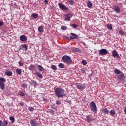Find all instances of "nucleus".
I'll return each instance as SVG.
<instances>
[{"label": "nucleus", "mask_w": 126, "mask_h": 126, "mask_svg": "<svg viewBox=\"0 0 126 126\" xmlns=\"http://www.w3.org/2000/svg\"><path fill=\"white\" fill-rule=\"evenodd\" d=\"M55 95L58 98H63L65 96V93H64V89L62 88H57L55 89Z\"/></svg>", "instance_id": "f257e3e1"}, {"label": "nucleus", "mask_w": 126, "mask_h": 126, "mask_svg": "<svg viewBox=\"0 0 126 126\" xmlns=\"http://www.w3.org/2000/svg\"><path fill=\"white\" fill-rule=\"evenodd\" d=\"M90 109L91 112L93 113H97V111H98V109L97 108V105L94 101H91L89 104Z\"/></svg>", "instance_id": "f03ea898"}, {"label": "nucleus", "mask_w": 126, "mask_h": 126, "mask_svg": "<svg viewBox=\"0 0 126 126\" xmlns=\"http://www.w3.org/2000/svg\"><path fill=\"white\" fill-rule=\"evenodd\" d=\"M62 60L64 63H71L72 62L70 57L67 55L63 56L62 58Z\"/></svg>", "instance_id": "7ed1b4c3"}, {"label": "nucleus", "mask_w": 126, "mask_h": 126, "mask_svg": "<svg viewBox=\"0 0 126 126\" xmlns=\"http://www.w3.org/2000/svg\"><path fill=\"white\" fill-rule=\"evenodd\" d=\"M5 82H6V79H5V78L0 77V88L2 89V90L5 89V85H4Z\"/></svg>", "instance_id": "20e7f679"}, {"label": "nucleus", "mask_w": 126, "mask_h": 126, "mask_svg": "<svg viewBox=\"0 0 126 126\" xmlns=\"http://www.w3.org/2000/svg\"><path fill=\"white\" fill-rule=\"evenodd\" d=\"M58 6L61 10H62V11H67V10H68V7H66L65 5L62 3H59Z\"/></svg>", "instance_id": "39448f33"}, {"label": "nucleus", "mask_w": 126, "mask_h": 126, "mask_svg": "<svg viewBox=\"0 0 126 126\" xmlns=\"http://www.w3.org/2000/svg\"><path fill=\"white\" fill-rule=\"evenodd\" d=\"M86 120L88 123H91L94 121V117L93 115H88L86 116Z\"/></svg>", "instance_id": "423d86ee"}, {"label": "nucleus", "mask_w": 126, "mask_h": 126, "mask_svg": "<svg viewBox=\"0 0 126 126\" xmlns=\"http://www.w3.org/2000/svg\"><path fill=\"white\" fill-rule=\"evenodd\" d=\"M30 124L31 126H38V121L36 119H32L30 120Z\"/></svg>", "instance_id": "0eeeda50"}, {"label": "nucleus", "mask_w": 126, "mask_h": 126, "mask_svg": "<svg viewBox=\"0 0 126 126\" xmlns=\"http://www.w3.org/2000/svg\"><path fill=\"white\" fill-rule=\"evenodd\" d=\"M64 16H66V18L64 19V21H70V18L73 16L71 13L64 14Z\"/></svg>", "instance_id": "6e6552de"}, {"label": "nucleus", "mask_w": 126, "mask_h": 126, "mask_svg": "<svg viewBox=\"0 0 126 126\" xmlns=\"http://www.w3.org/2000/svg\"><path fill=\"white\" fill-rule=\"evenodd\" d=\"M107 52L108 51H107V49H102L99 50V56H105V55H107Z\"/></svg>", "instance_id": "1a4fd4ad"}, {"label": "nucleus", "mask_w": 126, "mask_h": 126, "mask_svg": "<svg viewBox=\"0 0 126 126\" xmlns=\"http://www.w3.org/2000/svg\"><path fill=\"white\" fill-rule=\"evenodd\" d=\"M76 86L78 88V89H81V90H83V89H85V85H82L81 83H76Z\"/></svg>", "instance_id": "9d476101"}, {"label": "nucleus", "mask_w": 126, "mask_h": 126, "mask_svg": "<svg viewBox=\"0 0 126 126\" xmlns=\"http://www.w3.org/2000/svg\"><path fill=\"white\" fill-rule=\"evenodd\" d=\"M7 125H8V120H4L2 121L0 120V126H7Z\"/></svg>", "instance_id": "9b49d317"}, {"label": "nucleus", "mask_w": 126, "mask_h": 126, "mask_svg": "<svg viewBox=\"0 0 126 126\" xmlns=\"http://www.w3.org/2000/svg\"><path fill=\"white\" fill-rule=\"evenodd\" d=\"M113 10L116 12V13H118V14L121 13V8H120V7L118 6H114Z\"/></svg>", "instance_id": "f8f14e48"}, {"label": "nucleus", "mask_w": 126, "mask_h": 126, "mask_svg": "<svg viewBox=\"0 0 126 126\" xmlns=\"http://www.w3.org/2000/svg\"><path fill=\"white\" fill-rule=\"evenodd\" d=\"M112 56L113 57V58H120V55H119V53H118V51H117V50H116V49H114L112 52Z\"/></svg>", "instance_id": "ddd939ff"}, {"label": "nucleus", "mask_w": 126, "mask_h": 126, "mask_svg": "<svg viewBox=\"0 0 126 126\" xmlns=\"http://www.w3.org/2000/svg\"><path fill=\"white\" fill-rule=\"evenodd\" d=\"M36 66L33 65V64H31L30 66L28 67L29 70L30 71H36Z\"/></svg>", "instance_id": "4468645a"}, {"label": "nucleus", "mask_w": 126, "mask_h": 126, "mask_svg": "<svg viewBox=\"0 0 126 126\" xmlns=\"http://www.w3.org/2000/svg\"><path fill=\"white\" fill-rule=\"evenodd\" d=\"M117 77L118 79H119V80H124V79H125V75L123 73H122L118 75Z\"/></svg>", "instance_id": "2eb2a0df"}, {"label": "nucleus", "mask_w": 126, "mask_h": 126, "mask_svg": "<svg viewBox=\"0 0 126 126\" xmlns=\"http://www.w3.org/2000/svg\"><path fill=\"white\" fill-rule=\"evenodd\" d=\"M70 35L71 36H70V38L71 40H74V39H77V38L78 37L77 34H76L75 33H71Z\"/></svg>", "instance_id": "dca6fc26"}, {"label": "nucleus", "mask_w": 126, "mask_h": 126, "mask_svg": "<svg viewBox=\"0 0 126 126\" xmlns=\"http://www.w3.org/2000/svg\"><path fill=\"white\" fill-rule=\"evenodd\" d=\"M20 40L22 42H25V41H27V37L25 35H21L20 37Z\"/></svg>", "instance_id": "f3484780"}, {"label": "nucleus", "mask_w": 126, "mask_h": 126, "mask_svg": "<svg viewBox=\"0 0 126 126\" xmlns=\"http://www.w3.org/2000/svg\"><path fill=\"white\" fill-rule=\"evenodd\" d=\"M114 73H115V74H117V75H119V74H121V73H122L123 72L118 69H115L114 70Z\"/></svg>", "instance_id": "a211bd4d"}, {"label": "nucleus", "mask_w": 126, "mask_h": 126, "mask_svg": "<svg viewBox=\"0 0 126 126\" xmlns=\"http://www.w3.org/2000/svg\"><path fill=\"white\" fill-rule=\"evenodd\" d=\"M37 68L40 72H42V71H44V68L40 65H38L37 66Z\"/></svg>", "instance_id": "6ab92c4d"}, {"label": "nucleus", "mask_w": 126, "mask_h": 126, "mask_svg": "<svg viewBox=\"0 0 126 126\" xmlns=\"http://www.w3.org/2000/svg\"><path fill=\"white\" fill-rule=\"evenodd\" d=\"M5 74L7 75V76H12V72L8 71L5 72Z\"/></svg>", "instance_id": "aec40b11"}, {"label": "nucleus", "mask_w": 126, "mask_h": 126, "mask_svg": "<svg viewBox=\"0 0 126 126\" xmlns=\"http://www.w3.org/2000/svg\"><path fill=\"white\" fill-rule=\"evenodd\" d=\"M31 81L32 82V84L33 85H34V86H37L38 83H37L36 81L31 79Z\"/></svg>", "instance_id": "412c9836"}, {"label": "nucleus", "mask_w": 126, "mask_h": 126, "mask_svg": "<svg viewBox=\"0 0 126 126\" xmlns=\"http://www.w3.org/2000/svg\"><path fill=\"white\" fill-rule=\"evenodd\" d=\"M38 31L40 33H43V32H44V28L43 27V26H40L39 27V28H38Z\"/></svg>", "instance_id": "4be33fe9"}, {"label": "nucleus", "mask_w": 126, "mask_h": 126, "mask_svg": "<svg viewBox=\"0 0 126 126\" xmlns=\"http://www.w3.org/2000/svg\"><path fill=\"white\" fill-rule=\"evenodd\" d=\"M35 74L39 78H43V75H42L40 72H36Z\"/></svg>", "instance_id": "5701e85b"}, {"label": "nucleus", "mask_w": 126, "mask_h": 126, "mask_svg": "<svg viewBox=\"0 0 126 126\" xmlns=\"http://www.w3.org/2000/svg\"><path fill=\"white\" fill-rule=\"evenodd\" d=\"M93 4L92 3L91 1H88L87 2V6L89 8H91L92 7Z\"/></svg>", "instance_id": "b1692460"}, {"label": "nucleus", "mask_w": 126, "mask_h": 126, "mask_svg": "<svg viewBox=\"0 0 126 126\" xmlns=\"http://www.w3.org/2000/svg\"><path fill=\"white\" fill-rule=\"evenodd\" d=\"M102 112L103 114H105V115H108L109 114V110H108L107 108H105L102 110Z\"/></svg>", "instance_id": "393cba45"}, {"label": "nucleus", "mask_w": 126, "mask_h": 126, "mask_svg": "<svg viewBox=\"0 0 126 126\" xmlns=\"http://www.w3.org/2000/svg\"><path fill=\"white\" fill-rule=\"evenodd\" d=\"M28 110L30 112H34L35 111V108L32 106L28 107Z\"/></svg>", "instance_id": "a878e982"}, {"label": "nucleus", "mask_w": 126, "mask_h": 126, "mask_svg": "<svg viewBox=\"0 0 126 126\" xmlns=\"http://www.w3.org/2000/svg\"><path fill=\"white\" fill-rule=\"evenodd\" d=\"M32 17L34 19H37V17H39V14H37V13H33L32 15Z\"/></svg>", "instance_id": "bb28decb"}, {"label": "nucleus", "mask_w": 126, "mask_h": 126, "mask_svg": "<svg viewBox=\"0 0 126 126\" xmlns=\"http://www.w3.org/2000/svg\"><path fill=\"white\" fill-rule=\"evenodd\" d=\"M10 120L11 121L12 124H13L15 122V118L13 116H11L10 118Z\"/></svg>", "instance_id": "cd10ccee"}, {"label": "nucleus", "mask_w": 126, "mask_h": 126, "mask_svg": "<svg viewBox=\"0 0 126 126\" xmlns=\"http://www.w3.org/2000/svg\"><path fill=\"white\" fill-rule=\"evenodd\" d=\"M16 72L19 75H20L22 72L21 71V70L20 69H16Z\"/></svg>", "instance_id": "c85d7f7f"}, {"label": "nucleus", "mask_w": 126, "mask_h": 126, "mask_svg": "<svg viewBox=\"0 0 126 126\" xmlns=\"http://www.w3.org/2000/svg\"><path fill=\"white\" fill-rule=\"evenodd\" d=\"M71 27H73V28L76 29L78 28V27H79V26H78V25H76L75 24H72L70 25Z\"/></svg>", "instance_id": "c756f323"}, {"label": "nucleus", "mask_w": 126, "mask_h": 126, "mask_svg": "<svg viewBox=\"0 0 126 126\" xmlns=\"http://www.w3.org/2000/svg\"><path fill=\"white\" fill-rule=\"evenodd\" d=\"M58 67L59 68H64V65L63 63H59L58 65Z\"/></svg>", "instance_id": "7c9ffc66"}, {"label": "nucleus", "mask_w": 126, "mask_h": 126, "mask_svg": "<svg viewBox=\"0 0 126 126\" xmlns=\"http://www.w3.org/2000/svg\"><path fill=\"white\" fill-rule=\"evenodd\" d=\"M118 33L119 35H121V36H124V35H125V32L122 30L119 31Z\"/></svg>", "instance_id": "2f4dec72"}, {"label": "nucleus", "mask_w": 126, "mask_h": 126, "mask_svg": "<svg viewBox=\"0 0 126 126\" xmlns=\"http://www.w3.org/2000/svg\"><path fill=\"white\" fill-rule=\"evenodd\" d=\"M48 112L50 113V114H52V115H55V111H54L53 109H48Z\"/></svg>", "instance_id": "473e14b6"}, {"label": "nucleus", "mask_w": 126, "mask_h": 126, "mask_svg": "<svg viewBox=\"0 0 126 126\" xmlns=\"http://www.w3.org/2000/svg\"><path fill=\"white\" fill-rule=\"evenodd\" d=\"M22 48L24 49L25 51H27V45L26 44H23L22 45Z\"/></svg>", "instance_id": "72a5a7b5"}, {"label": "nucleus", "mask_w": 126, "mask_h": 126, "mask_svg": "<svg viewBox=\"0 0 126 126\" xmlns=\"http://www.w3.org/2000/svg\"><path fill=\"white\" fill-rule=\"evenodd\" d=\"M107 27L108 28V29H110V30H112V29H113V26H112V24H107Z\"/></svg>", "instance_id": "f704fd0d"}, {"label": "nucleus", "mask_w": 126, "mask_h": 126, "mask_svg": "<svg viewBox=\"0 0 126 126\" xmlns=\"http://www.w3.org/2000/svg\"><path fill=\"white\" fill-rule=\"evenodd\" d=\"M68 2H69V4L70 5H73V4H74V1H73V0H68Z\"/></svg>", "instance_id": "c9c22d12"}, {"label": "nucleus", "mask_w": 126, "mask_h": 126, "mask_svg": "<svg viewBox=\"0 0 126 126\" xmlns=\"http://www.w3.org/2000/svg\"><path fill=\"white\" fill-rule=\"evenodd\" d=\"M115 114H116V111H115V110H110V115L111 116H114Z\"/></svg>", "instance_id": "e433bc0d"}, {"label": "nucleus", "mask_w": 126, "mask_h": 126, "mask_svg": "<svg viewBox=\"0 0 126 126\" xmlns=\"http://www.w3.org/2000/svg\"><path fill=\"white\" fill-rule=\"evenodd\" d=\"M61 29H62V30H66L67 29V27L65 26H62L61 27Z\"/></svg>", "instance_id": "4c0bfd02"}, {"label": "nucleus", "mask_w": 126, "mask_h": 126, "mask_svg": "<svg viewBox=\"0 0 126 126\" xmlns=\"http://www.w3.org/2000/svg\"><path fill=\"white\" fill-rule=\"evenodd\" d=\"M18 63H19V65L20 66H23L24 64V63L22 62V61H20L19 62H18Z\"/></svg>", "instance_id": "58836bf2"}, {"label": "nucleus", "mask_w": 126, "mask_h": 126, "mask_svg": "<svg viewBox=\"0 0 126 126\" xmlns=\"http://www.w3.org/2000/svg\"><path fill=\"white\" fill-rule=\"evenodd\" d=\"M51 68L53 70H57V66H56V65H52L51 66Z\"/></svg>", "instance_id": "ea45409f"}, {"label": "nucleus", "mask_w": 126, "mask_h": 126, "mask_svg": "<svg viewBox=\"0 0 126 126\" xmlns=\"http://www.w3.org/2000/svg\"><path fill=\"white\" fill-rule=\"evenodd\" d=\"M81 71L82 73H83V74L86 73V69H85V68L81 69Z\"/></svg>", "instance_id": "a19ab883"}, {"label": "nucleus", "mask_w": 126, "mask_h": 126, "mask_svg": "<svg viewBox=\"0 0 126 126\" xmlns=\"http://www.w3.org/2000/svg\"><path fill=\"white\" fill-rule=\"evenodd\" d=\"M19 95H20L21 97H23L25 96V94L23 92H20Z\"/></svg>", "instance_id": "79ce46f5"}, {"label": "nucleus", "mask_w": 126, "mask_h": 126, "mask_svg": "<svg viewBox=\"0 0 126 126\" xmlns=\"http://www.w3.org/2000/svg\"><path fill=\"white\" fill-rule=\"evenodd\" d=\"M82 64L83 65H86L87 64V62H86V60H83L82 61Z\"/></svg>", "instance_id": "37998d69"}, {"label": "nucleus", "mask_w": 126, "mask_h": 126, "mask_svg": "<svg viewBox=\"0 0 126 126\" xmlns=\"http://www.w3.org/2000/svg\"><path fill=\"white\" fill-rule=\"evenodd\" d=\"M61 103H62V101L57 100L56 101V105H61Z\"/></svg>", "instance_id": "c03bdc74"}, {"label": "nucleus", "mask_w": 126, "mask_h": 126, "mask_svg": "<svg viewBox=\"0 0 126 126\" xmlns=\"http://www.w3.org/2000/svg\"><path fill=\"white\" fill-rule=\"evenodd\" d=\"M22 87H23V88H27V84L23 83L22 84Z\"/></svg>", "instance_id": "a18cd8bd"}, {"label": "nucleus", "mask_w": 126, "mask_h": 126, "mask_svg": "<svg viewBox=\"0 0 126 126\" xmlns=\"http://www.w3.org/2000/svg\"><path fill=\"white\" fill-rule=\"evenodd\" d=\"M20 106H21L22 107H23V106H24V103H23V102H21L20 103Z\"/></svg>", "instance_id": "49530a36"}, {"label": "nucleus", "mask_w": 126, "mask_h": 126, "mask_svg": "<svg viewBox=\"0 0 126 126\" xmlns=\"http://www.w3.org/2000/svg\"><path fill=\"white\" fill-rule=\"evenodd\" d=\"M4 23L1 21H0V26H2Z\"/></svg>", "instance_id": "de8ad7c7"}, {"label": "nucleus", "mask_w": 126, "mask_h": 126, "mask_svg": "<svg viewBox=\"0 0 126 126\" xmlns=\"http://www.w3.org/2000/svg\"><path fill=\"white\" fill-rule=\"evenodd\" d=\"M51 108H52V109H54V110L56 109V107H55V106H54V105H51Z\"/></svg>", "instance_id": "09e8293b"}, {"label": "nucleus", "mask_w": 126, "mask_h": 126, "mask_svg": "<svg viewBox=\"0 0 126 126\" xmlns=\"http://www.w3.org/2000/svg\"><path fill=\"white\" fill-rule=\"evenodd\" d=\"M44 2L46 4H48V1L47 0H45Z\"/></svg>", "instance_id": "8fccbe9b"}, {"label": "nucleus", "mask_w": 126, "mask_h": 126, "mask_svg": "<svg viewBox=\"0 0 126 126\" xmlns=\"http://www.w3.org/2000/svg\"><path fill=\"white\" fill-rule=\"evenodd\" d=\"M124 113H125V115H126V107L124 109Z\"/></svg>", "instance_id": "3c124183"}, {"label": "nucleus", "mask_w": 126, "mask_h": 126, "mask_svg": "<svg viewBox=\"0 0 126 126\" xmlns=\"http://www.w3.org/2000/svg\"><path fill=\"white\" fill-rule=\"evenodd\" d=\"M124 3H126V0H125V2Z\"/></svg>", "instance_id": "603ef678"}, {"label": "nucleus", "mask_w": 126, "mask_h": 126, "mask_svg": "<svg viewBox=\"0 0 126 126\" xmlns=\"http://www.w3.org/2000/svg\"><path fill=\"white\" fill-rule=\"evenodd\" d=\"M75 52H77V50H76Z\"/></svg>", "instance_id": "864d4df0"}]
</instances>
